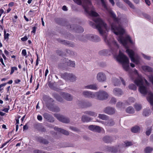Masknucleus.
<instances>
[{"label":"nucleus","mask_w":153,"mask_h":153,"mask_svg":"<svg viewBox=\"0 0 153 153\" xmlns=\"http://www.w3.org/2000/svg\"><path fill=\"white\" fill-rule=\"evenodd\" d=\"M22 56H26L27 55V52L26 50L23 49L22 50Z\"/></svg>","instance_id":"52"},{"label":"nucleus","mask_w":153,"mask_h":153,"mask_svg":"<svg viewBox=\"0 0 153 153\" xmlns=\"http://www.w3.org/2000/svg\"><path fill=\"white\" fill-rule=\"evenodd\" d=\"M44 117L47 120L49 121L50 122L54 121L53 118L50 115L47 113H45L43 114Z\"/></svg>","instance_id":"18"},{"label":"nucleus","mask_w":153,"mask_h":153,"mask_svg":"<svg viewBox=\"0 0 153 153\" xmlns=\"http://www.w3.org/2000/svg\"><path fill=\"white\" fill-rule=\"evenodd\" d=\"M62 9L64 11H67L68 10L67 8L65 5H64L62 7Z\"/></svg>","instance_id":"62"},{"label":"nucleus","mask_w":153,"mask_h":153,"mask_svg":"<svg viewBox=\"0 0 153 153\" xmlns=\"http://www.w3.org/2000/svg\"><path fill=\"white\" fill-rule=\"evenodd\" d=\"M53 83L50 82L48 84V85L50 88L52 89L54 88Z\"/></svg>","instance_id":"50"},{"label":"nucleus","mask_w":153,"mask_h":153,"mask_svg":"<svg viewBox=\"0 0 153 153\" xmlns=\"http://www.w3.org/2000/svg\"><path fill=\"white\" fill-rule=\"evenodd\" d=\"M9 142V141H7L4 143V144H2L1 145V148H2L3 147H4Z\"/></svg>","instance_id":"64"},{"label":"nucleus","mask_w":153,"mask_h":153,"mask_svg":"<svg viewBox=\"0 0 153 153\" xmlns=\"http://www.w3.org/2000/svg\"><path fill=\"white\" fill-rule=\"evenodd\" d=\"M126 111L128 113L132 114L134 113V110L133 107L129 106L126 109Z\"/></svg>","instance_id":"24"},{"label":"nucleus","mask_w":153,"mask_h":153,"mask_svg":"<svg viewBox=\"0 0 153 153\" xmlns=\"http://www.w3.org/2000/svg\"><path fill=\"white\" fill-rule=\"evenodd\" d=\"M9 109L10 106H8V108H3V109L2 110V111L7 113L8 112V110H9Z\"/></svg>","instance_id":"51"},{"label":"nucleus","mask_w":153,"mask_h":153,"mask_svg":"<svg viewBox=\"0 0 153 153\" xmlns=\"http://www.w3.org/2000/svg\"><path fill=\"white\" fill-rule=\"evenodd\" d=\"M4 38L5 39H8V37L10 35L9 33H6V30L4 29Z\"/></svg>","instance_id":"39"},{"label":"nucleus","mask_w":153,"mask_h":153,"mask_svg":"<svg viewBox=\"0 0 153 153\" xmlns=\"http://www.w3.org/2000/svg\"><path fill=\"white\" fill-rule=\"evenodd\" d=\"M84 88V89L93 90H97L98 88L97 85L96 84L88 85L85 86Z\"/></svg>","instance_id":"15"},{"label":"nucleus","mask_w":153,"mask_h":153,"mask_svg":"<svg viewBox=\"0 0 153 153\" xmlns=\"http://www.w3.org/2000/svg\"><path fill=\"white\" fill-rule=\"evenodd\" d=\"M34 153H45V152L38 150H36L34 151Z\"/></svg>","instance_id":"55"},{"label":"nucleus","mask_w":153,"mask_h":153,"mask_svg":"<svg viewBox=\"0 0 153 153\" xmlns=\"http://www.w3.org/2000/svg\"><path fill=\"white\" fill-rule=\"evenodd\" d=\"M108 94L107 93L103 91H100L95 92V97L100 100L106 99L108 97Z\"/></svg>","instance_id":"4"},{"label":"nucleus","mask_w":153,"mask_h":153,"mask_svg":"<svg viewBox=\"0 0 153 153\" xmlns=\"http://www.w3.org/2000/svg\"><path fill=\"white\" fill-rule=\"evenodd\" d=\"M102 128L100 126H96L94 131L100 132L101 131Z\"/></svg>","instance_id":"36"},{"label":"nucleus","mask_w":153,"mask_h":153,"mask_svg":"<svg viewBox=\"0 0 153 153\" xmlns=\"http://www.w3.org/2000/svg\"><path fill=\"white\" fill-rule=\"evenodd\" d=\"M103 141L106 143H109L111 142V138L109 136H105L103 138Z\"/></svg>","instance_id":"26"},{"label":"nucleus","mask_w":153,"mask_h":153,"mask_svg":"<svg viewBox=\"0 0 153 153\" xmlns=\"http://www.w3.org/2000/svg\"><path fill=\"white\" fill-rule=\"evenodd\" d=\"M123 103L122 102H118L117 104V107L118 108H121L122 107Z\"/></svg>","instance_id":"46"},{"label":"nucleus","mask_w":153,"mask_h":153,"mask_svg":"<svg viewBox=\"0 0 153 153\" xmlns=\"http://www.w3.org/2000/svg\"><path fill=\"white\" fill-rule=\"evenodd\" d=\"M113 92L115 95L117 96H120L123 94L122 91L119 88H115L113 89Z\"/></svg>","instance_id":"13"},{"label":"nucleus","mask_w":153,"mask_h":153,"mask_svg":"<svg viewBox=\"0 0 153 153\" xmlns=\"http://www.w3.org/2000/svg\"><path fill=\"white\" fill-rule=\"evenodd\" d=\"M54 130L57 131H58L59 132L63 134L66 135H68L69 134L68 132L65 130H64L61 128H59L57 127H55Z\"/></svg>","instance_id":"19"},{"label":"nucleus","mask_w":153,"mask_h":153,"mask_svg":"<svg viewBox=\"0 0 153 153\" xmlns=\"http://www.w3.org/2000/svg\"><path fill=\"white\" fill-rule=\"evenodd\" d=\"M128 88L129 89L135 91L137 90L136 86L133 84H131L128 85Z\"/></svg>","instance_id":"33"},{"label":"nucleus","mask_w":153,"mask_h":153,"mask_svg":"<svg viewBox=\"0 0 153 153\" xmlns=\"http://www.w3.org/2000/svg\"><path fill=\"white\" fill-rule=\"evenodd\" d=\"M149 111L147 110H144L143 113V115L145 116H148L149 115Z\"/></svg>","instance_id":"38"},{"label":"nucleus","mask_w":153,"mask_h":153,"mask_svg":"<svg viewBox=\"0 0 153 153\" xmlns=\"http://www.w3.org/2000/svg\"><path fill=\"white\" fill-rule=\"evenodd\" d=\"M147 100L149 102L151 105H153V93L151 92L148 93V96L147 97Z\"/></svg>","instance_id":"14"},{"label":"nucleus","mask_w":153,"mask_h":153,"mask_svg":"<svg viewBox=\"0 0 153 153\" xmlns=\"http://www.w3.org/2000/svg\"><path fill=\"white\" fill-rule=\"evenodd\" d=\"M116 102V99L114 98H112L110 101V102L111 103L114 104Z\"/></svg>","instance_id":"47"},{"label":"nucleus","mask_w":153,"mask_h":153,"mask_svg":"<svg viewBox=\"0 0 153 153\" xmlns=\"http://www.w3.org/2000/svg\"><path fill=\"white\" fill-rule=\"evenodd\" d=\"M63 63L65 65H67L71 67H75V65L74 61H71L65 58L63 59Z\"/></svg>","instance_id":"9"},{"label":"nucleus","mask_w":153,"mask_h":153,"mask_svg":"<svg viewBox=\"0 0 153 153\" xmlns=\"http://www.w3.org/2000/svg\"><path fill=\"white\" fill-rule=\"evenodd\" d=\"M32 31H31V33H35L36 30V27L35 26H34L32 28Z\"/></svg>","instance_id":"57"},{"label":"nucleus","mask_w":153,"mask_h":153,"mask_svg":"<svg viewBox=\"0 0 153 153\" xmlns=\"http://www.w3.org/2000/svg\"><path fill=\"white\" fill-rule=\"evenodd\" d=\"M91 120V119L90 117L85 116H83L82 117V120L83 122H88Z\"/></svg>","instance_id":"23"},{"label":"nucleus","mask_w":153,"mask_h":153,"mask_svg":"<svg viewBox=\"0 0 153 153\" xmlns=\"http://www.w3.org/2000/svg\"><path fill=\"white\" fill-rule=\"evenodd\" d=\"M60 94L62 97L67 100L70 101L73 99L72 97L68 93L62 92Z\"/></svg>","instance_id":"12"},{"label":"nucleus","mask_w":153,"mask_h":153,"mask_svg":"<svg viewBox=\"0 0 153 153\" xmlns=\"http://www.w3.org/2000/svg\"><path fill=\"white\" fill-rule=\"evenodd\" d=\"M37 119L39 121H41L42 119V117L41 116L38 115L37 117Z\"/></svg>","instance_id":"58"},{"label":"nucleus","mask_w":153,"mask_h":153,"mask_svg":"<svg viewBox=\"0 0 153 153\" xmlns=\"http://www.w3.org/2000/svg\"><path fill=\"white\" fill-rule=\"evenodd\" d=\"M0 61L1 62V64H2L3 66L4 67H5L6 66L4 62L3 59L1 57L0 58Z\"/></svg>","instance_id":"59"},{"label":"nucleus","mask_w":153,"mask_h":153,"mask_svg":"<svg viewBox=\"0 0 153 153\" xmlns=\"http://www.w3.org/2000/svg\"><path fill=\"white\" fill-rule=\"evenodd\" d=\"M62 77L66 80H69L71 81H74L76 80V77L75 75L71 74L65 73L62 75Z\"/></svg>","instance_id":"5"},{"label":"nucleus","mask_w":153,"mask_h":153,"mask_svg":"<svg viewBox=\"0 0 153 153\" xmlns=\"http://www.w3.org/2000/svg\"><path fill=\"white\" fill-rule=\"evenodd\" d=\"M145 1L147 4L149 6L150 5V3L149 0H145Z\"/></svg>","instance_id":"63"},{"label":"nucleus","mask_w":153,"mask_h":153,"mask_svg":"<svg viewBox=\"0 0 153 153\" xmlns=\"http://www.w3.org/2000/svg\"><path fill=\"white\" fill-rule=\"evenodd\" d=\"M84 113L88 115L94 117H96L97 116V114L93 111H85Z\"/></svg>","instance_id":"22"},{"label":"nucleus","mask_w":153,"mask_h":153,"mask_svg":"<svg viewBox=\"0 0 153 153\" xmlns=\"http://www.w3.org/2000/svg\"><path fill=\"white\" fill-rule=\"evenodd\" d=\"M17 70V68L16 67H12L11 68V71L10 73V75H12L15 71Z\"/></svg>","instance_id":"37"},{"label":"nucleus","mask_w":153,"mask_h":153,"mask_svg":"<svg viewBox=\"0 0 153 153\" xmlns=\"http://www.w3.org/2000/svg\"><path fill=\"white\" fill-rule=\"evenodd\" d=\"M98 117L104 120H106L108 118V117L106 115L104 114H99Z\"/></svg>","instance_id":"32"},{"label":"nucleus","mask_w":153,"mask_h":153,"mask_svg":"<svg viewBox=\"0 0 153 153\" xmlns=\"http://www.w3.org/2000/svg\"><path fill=\"white\" fill-rule=\"evenodd\" d=\"M97 79L99 82H104L106 81V77L104 73L100 72L98 73L97 74Z\"/></svg>","instance_id":"7"},{"label":"nucleus","mask_w":153,"mask_h":153,"mask_svg":"<svg viewBox=\"0 0 153 153\" xmlns=\"http://www.w3.org/2000/svg\"><path fill=\"white\" fill-rule=\"evenodd\" d=\"M135 99L132 97H130L127 100L126 103L128 105H130L134 102L135 101Z\"/></svg>","instance_id":"29"},{"label":"nucleus","mask_w":153,"mask_h":153,"mask_svg":"<svg viewBox=\"0 0 153 153\" xmlns=\"http://www.w3.org/2000/svg\"><path fill=\"white\" fill-rule=\"evenodd\" d=\"M153 150V149L150 147H147L145 149V153H151Z\"/></svg>","instance_id":"34"},{"label":"nucleus","mask_w":153,"mask_h":153,"mask_svg":"<svg viewBox=\"0 0 153 153\" xmlns=\"http://www.w3.org/2000/svg\"><path fill=\"white\" fill-rule=\"evenodd\" d=\"M87 38L89 40L92 41L97 42L100 40V39L97 35L92 34H89L87 36Z\"/></svg>","instance_id":"10"},{"label":"nucleus","mask_w":153,"mask_h":153,"mask_svg":"<svg viewBox=\"0 0 153 153\" xmlns=\"http://www.w3.org/2000/svg\"><path fill=\"white\" fill-rule=\"evenodd\" d=\"M123 0L125 3L127 4L131 8L133 9H134L135 8L133 4L129 0Z\"/></svg>","instance_id":"25"},{"label":"nucleus","mask_w":153,"mask_h":153,"mask_svg":"<svg viewBox=\"0 0 153 153\" xmlns=\"http://www.w3.org/2000/svg\"><path fill=\"white\" fill-rule=\"evenodd\" d=\"M114 85L115 86H118L120 85V81L117 79H115L114 80Z\"/></svg>","instance_id":"40"},{"label":"nucleus","mask_w":153,"mask_h":153,"mask_svg":"<svg viewBox=\"0 0 153 153\" xmlns=\"http://www.w3.org/2000/svg\"><path fill=\"white\" fill-rule=\"evenodd\" d=\"M54 115L58 120L63 123H68L69 122V120L68 118L64 117L63 116L58 114H55Z\"/></svg>","instance_id":"6"},{"label":"nucleus","mask_w":153,"mask_h":153,"mask_svg":"<svg viewBox=\"0 0 153 153\" xmlns=\"http://www.w3.org/2000/svg\"><path fill=\"white\" fill-rule=\"evenodd\" d=\"M109 1L113 6L114 5L115 3L114 0H109Z\"/></svg>","instance_id":"61"},{"label":"nucleus","mask_w":153,"mask_h":153,"mask_svg":"<svg viewBox=\"0 0 153 153\" xmlns=\"http://www.w3.org/2000/svg\"><path fill=\"white\" fill-rule=\"evenodd\" d=\"M34 10H30L28 13V14L31 16H34L35 15L34 14Z\"/></svg>","instance_id":"48"},{"label":"nucleus","mask_w":153,"mask_h":153,"mask_svg":"<svg viewBox=\"0 0 153 153\" xmlns=\"http://www.w3.org/2000/svg\"><path fill=\"white\" fill-rule=\"evenodd\" d=\"M152 128H148L146 132V134L147 135H149L151 132Z\"/></svg>","instance_id":"41"},{"label":"nucleus","mask_w":153,"mask_h":153,"mask_svg":"<svg viewBox=\"0 0 153 153\" xmlns=\"http://www.w3.org/2000/svg\"><path fill=\"white\" fill-rule=\"evenodd\" d=\"M140 130V127L138 126H136L133 127L131 129V131L133 132L136 133L138 132Z\"/></svg>","instance_id":"28"},{"label":"nucleus","mask_w":153,"mask_h":153,"mask_svg":"<svg viewBox=\"0 0 153 153\" xmlns=\"http://www.w3.org/2000/svg\"><path fill=\"white\" fill-rule=\"evenodd\" d=\"M44 100H45L46 99H48V100H50L51 101L53 102V100L51 98H50L48 96H45L44 97Z\"/></svg>","instance_id":"45"},{"label":"nucleus","mask_w":153,"mask_h":153,"mask_svg":"<svg viewBox=\"0 0 153 153\" xmlns=\"http://www.w3.org/2000/svg\"><path fill=\"white\" fill-rule=\"evenodd\" d=\"M101 1L104 11L106 13L110 15L114 19V23L111 25V30L115 34L118 36L117 38L118 41L126 48V52L129 56H138L137 54H135L132 50L128 49V43H130L133 44V43L128 35L126 36L125 37H123L125 30L120 22V19L117 18L115 14L110 7H107L104 0H101Z\"/></svg>","instance_id":"1"},{"label":"nucleus","mask_w":153,"mask_h":153,"mask_svg":"<svg viewBox=\"0 0 153 153\" xmlns=\"http://www.w3.org/2000/svg\"><path fill=\"white\" fill-rule=\"evenodd\" d=\"M74 1L79 5L82 4L84 9L85 12L90 16L93 17V20L96 24L92 22H90L89 24L92 26H107L106 24L99 17L95 18L99 15L95 12L94 8L92 6L91 1L90 0H73Z\"/></svg>","instance_id":"2"},{"label":"nucleus","mask_w":153,"mask_h":153,"mask_svg":"<svg viewBox=\"0 0 153 153\" xmlns=\"http://www.w3.org/2000/svg\"><path fill=\"white\" fill-rule=\"evenodd\" d=\"M101 123L104 125L105 126H111L114 125V121L112 120H110L108 121H101Z\"/></svg>","instance_id":"20"},{"label":"nucleus","mask_w":153,"mask_h":153,"mask_svg":"<svg viewBox=\"0 0 153 153\" xmlns=\"http://www.w3.org/2000/svg\"><path fill=\"white\" fill-rule=\"evenodd\" d=\"M104 112L105 113L108 114H112L115 113V110L112 108L108 107L105 108Z\"/></svg>","instance_id":"11"},{"label":"nucleus","mask_w":153,"mask_h":153,"mask_svg":"<svg viewBox=\"0 0 153 153\" xmlns=\"http://www.w3.org/2000/svg\"><path fill=\"white\" fill-rule=\"evenodd\" d=\"M70 128L71 130L75 131H77L78 130V129L75 127H70Z\"/></svg>","instance_id":"56"},{"label":"nucleus","mask_w":153,"mask_h":153,"mask_svg":"<svg viewBox=\"0 0 153 153\" xmlns=\"http://www.w3.org/2000/svg\"><path fill=\"white\" fill-rule=\"evenodd\" d=\"M53 95L54 98L58 101L62 102L63 101V99L57 94H54Z\"/></svg>","instance_id":"27"},{"label":"nucleus","mask_w":153,"mask_h":153,"mask_svg":"<svg viewBox=\"0 0 153 153\" xmlns=\"http://www.w3.org/2000/svg\"><path fill=\"white\" fill-rule=\"evenodd\" d=\"M28 39L27 36H25L21 38V40L22 41L24 42L27 41Z\"/></svg>","instance_id":"53"},{"label":"nucleus","mask_w":153,"mask_h":153,"mask_svg":"<svg viewBox=\"0 0 153 153\" xmlns=\"http://www.w3.org/2000/svg\"><path fill=\"white\" fill-rule=\"evenodd\" d=\"M76 31L79 33H82L84 31L83 29L81 27H78V28L77 30Z\"/></svg>","instance_id":"43"},{"label":"nucleus","mask_w":153,"mask_h":153,"mask_svg":"<svg viewBox=\"0 0 153 153\" xmlns=\"http://www.w3.org/2000/svg\"><path fill=\"white\" fill-rule=\"evenodd\" d=\"M95 126V125H91L89 126L88 128L89 130L94 131Z\"/></svg>","instance_id":"42"},{"label":"nucleus","mask_w":153,"mask_h":153,"mask_svg":"<svg viewBox=\"0 0 153 153\" xmlns=\"http://www.w3.org/2000/svg\"><path fill=\"white\" fill-rule=\"evenodd\" d=\"M133 143L131 142L126 141L125 142V144L123 146L128 147L133 145Z\"/></svg>","instance_id":"35"},{"label":"nucleus","mask_w":153,"mask_h":153,"mask_svg":"<svg viewBox=\"0 0 153 153\" xmlns=\"http://www.w3.org/2000/svg\"><path fill=\"white\" fill-rule=\"evenodd\" d=\"M131 79L134 81V83L139 87V91L142 94H146L148 89L147 87L144 85L143 79L141 75L139 74L137 71L134 69L131 75H130Z\"/></svg>","instance_id":"3"},{"label":"nucleus","mask_w":153,"mask_h":153,"mask_svg":"<svg viewBox=\"0 0 153 153\" xmlns=\"http://www.w3.org/2000/svg\"><path fill=\"white\" fill-rule=\"evenodd\" d=\"M82 94L83 95L86 97L92 98H95V92L85 91L83 92Z\"/></svg>","instance_id":"8"},{"label":"nucleus","mask_w":153,"mask_h":153,"mask_svg":"<svg viewBox=\"0 0 153 153\" xmlns=\"http://www.w3.org/2000/svg\"><path fill=\"white\" fill-rule=\"evenodd\" d=\"M120 148L119 146H118L117 147H107V151L111 152H118V150Z\"/></svg>","instance_id":"17"},{"label":"nucleus","mask_w":153,"mask_h":153,"mask_svg":"<svg viewBox=\"0 0 153 153\" xmlns=\"http://www.w3.org/2000/svg\"><path fill=\"white\" fill-rule=\"evenodd\" d=\"M14 5V3L13 2H11L8 4V5L10 7H12Z\"/></svg>","instance_id":"60"},{"label":"nucleus","mask_w":153,"mask_h":153,"mask_svg":"<svg viewBox=\"0 0 153 153\" xmlns=\"http://www.w3.org/2000/svg\"><path fill=\"white\" fill-rule=\"evenodd\" d=\"M117 5L120 8H122L123 7V4L120 2H118L116 3Z\"/></svg>","instance_id":"49"},{"label":"nucleus","mask_w":153,"mask_h":153,"mask_svg":"<svg viewBox=\"0 0 153 153\" xmlns=\"http://www.w3.org/2000/svg\"><path fill=\"white\" fill-rule=\"evenodd\" d=\"M142 55L144 59L148 60L150 59L151 58L150 56H147L144 54H142Z\"/></svg>","instance_id":"44"},{"label":"nucleus","mask_w":153,"mask_h":153,"mask_svg":"<svg viewBox=\"0 0 153 153\" xmlns=\"http://www.w3.org/2000/svg\"><path fill=\"white\" fill-rule=\"evenodd\" d=\"M36 139L40 143H42L45 144H47L48 143V142L46 140L43 139L42 137H38Z\"/></svg>","instance_id":"21"},{"label":"nucleus","mask_w":153,"mask_h":153,"mask_svg":"<svg viewBox=\"0 0 153 153\" xmlns=\"http://www.w3.org/2000/svg\"><path fill=\"white\" fill-rule=\"evenodd\" d=\"M141 68L145 72H153V69L149 66L143 65L142 66Z\"/></svg>","instance_id":"16"},{"label":"nucleus","mask_w":153,"mask_h":153,"mask_svg":"<svg viewBox=\"0 0 153 153\" xmlns=\"http://www.w3.org/2000/svg\"><path fill=\"white\" fill-rule=\"evenodd\" d=\"M6 85V83H3L1 84L0 85V91H1L3 90V88H2V87Z\"/></svg>","instance_id":"54"},{"label":"nucleus","mask_w":153,"mask_h":153,"mask_svg":"<svg viewBox=\"0 0 153 153\" xmlns=\"http://www.w3.org/2000/svg\"><path fill=\"white\" fill-rule=\"evenodd\" d=\"M50 110L53 112H59V108L57 106H54L51 107Z\"/></svg>","instance_id":"31"},{"label":"nucleus","mask_w":153,"mask_h":153,"mask_svg":"<svg viewBox=\"0 0 153 153\" xmlns=\"http://www.w3.org/2000/svg\"><path fill=\"white\" fill-rule=\"evenodd\" d=\"M134 107L137 111H139L142 108L141 105L139 104L136 103L134 105Z\"/></svg>","instance_id":"30"}]
</instances>
